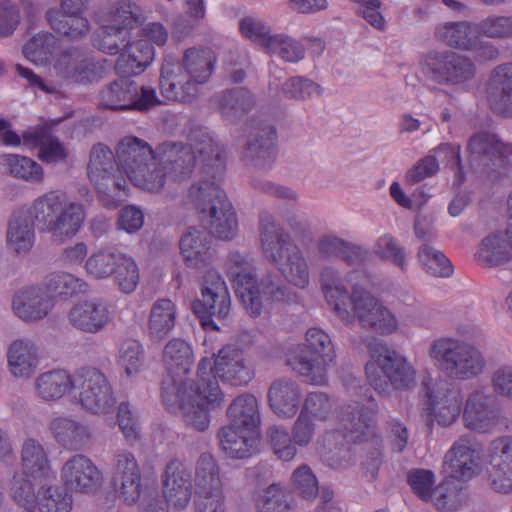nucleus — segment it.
Returning a JSON list of instances; mask_svg holds the SVG:
<instances>
[{
	"label": "nucleus",
	"mask_w": 512,
	"mask_h": 512,
	"mask_svg": "<svg viewBox=\"0 0 512 512\" xmlns=\"http://www.w3.org/2000/svg\"><path fill=\"white\" fill-rule=\"evenodd\" d=\"M86 214L78 202H67L57 191L37 197L28 209L15 211L8 222L7 241L16 253L28 252L34 243L36 228L50 235L53 242L62 244L81 229Z\"/></svg>",
	"instance_id": "1"
},
{
	"label": "nucleus",
	"mask_w": 512,
	"mask_h": 512,
	"mask_svg": "<svg viewBox=\"0 0 512 512\" xmlns=\"http://www.w3.org/2000/svg\"><path fill=\"white\" fill-rule=\"evenodd\" d=\"M197 384L181 386V381L162 380V398L169 406L177 405L187 426L204 431L210 423L209 410L220 407L224 396L212 375V360L203 358L197 367Z\"/></svg>",
	"instance_id": "2"
},
{
	"label": "nucleus",
	"mask_w": 512,
	"mask_h": 512,
	"mask_svg": "<svg viewBox=\"0 0 512 512\" xmlns=\"http://www.w3.org/2000/svg\"><path fill=\"white\" fill-rule=\"evenodd\" d=\"M260 237L264 256L292 285L304 289L309 284V267L301 249L267 213L260 214Z\"/></svg>",
	"instance_id": "3"
},
{
	"label": "nucleus",
	"mask_w": 512,
	"mask_h": 512,
	"mask_svg": "<svg viewBox=\"0 0 512 512\" xmlns=\"http://www.w3.org/2000/svg\"><path fill=\"white\" fill-rule=\"evenodd\" d=\"M367 348L372 361L366 364V376L379 395L389 396L392 390H409L416 385L412 364L386 342L372 338Z\"/></svg>",
	"instance_id": "4"
},
{
	"label": "nucleus",
	"mask_w": 512,
	"mask_h": 512,
	"mask_svg": "<svg viewBox=\"0 0 512 512\" xmlns=\"http://www.w3.org/2000/svg\"><path fill=\"white\" fill-rule=\"evenodd\" d=\"M188 199L201 214L202 225L221 240L233 239L238 231L236 213L226 193L216 182L201 180L188 190Z\"/></svg>",
	"instance_id": "5"
},
{
	"label": "nucleus",
	"mask_w": 512,
	"mask_h": 512,
	"mask_svg": "<svg viewBox=\"0 0 512 512\" xmlns=\"http://www.w3.org/2000/svg\"><path fill=\"white\" fill-rule=\"evenodd\" d=\"M434 366L453 380H470L486 367L483 353L474 345L453 338H439L429 349Z\"/></svg>",
	"instance_id": "6"
},
{
	"label": "nucleus",
	"mask_w": 512,
	"mask_h": 512,
	"mask_svg": "<svg viewBox=\"0 0 512 512\" xmlns=\"http://www.w3.org/2000/svg\"><path fill=\"white\" fill-rule=\"evenodd\" d=\"M335 358L334 345L327 333L319 328H310L305 334V343L288 358L287 364L314 385L327 382V367Z\"/></svg>",
	"instance_id": "7"
},
{
	"label": "nucleus",
	"mask_w": 512,
	"mask_h": 512,
	"mask_svg": "<svg viewBox=\"0 0 512 512\" xmlns=\"http://www.w3.org/2000/svg\"><path fill=\"white\" fill-rule=\"evenodd\" d=\"M469 164L491 180L507 174L512 166V142L495 132L481 130L470 136L467 144Z\"/></svg>",
	"instance_id": "8"
},
{
	"label": "nucleus",
	"mask_w": 512,
	"mask_h": 512,
	"mask_svg": "<svg viewBox=\"0 0 512 512\" xmlns=\"http://www.w3.org/2000/svg\"><path fill=\"white\" fill-rule=\"evenodd\" d=\"M422 73L441 85H461L474 78L476 66L462 54L443 50H430L420 60Z\"/></svg>",
	"instance_id": "9"
},
{
	"label": "nucleus",
	"mask_w": 512,
	"mask_h": 512,
	"mask_svg": "<svg viewBox=\"0 0 512 512\" xmlns=\"http://www.w3.org/2000/svg\"><path fill=\"white\" fill-rule=\"evenodd\" d=\"M227 275L236 296L251 317H258L263 308L255 275V261L249 253L230 252L226 260Z\"/></svg>",
	"instance_id": "10"
},
{
	"label": "nucleus",
	"mask_w": 512,
	"mask_h": 512,
	"mask_svg": "<svg viewBox=\"0 0 512 512\" xmlns=\"http://www.w3.org/2000/svg\"><path fill=\"white\" fill-rule=\"evenodd\" d=\"M156 91L150 86H140L129 76L111 82L100 92V105L111 110L148 111L159 105Z\"/></svg>",
	"instance_id": "11"
},
{
	"label": "nucleus",
	"mask_w": 512,
	"mask_h": 512,
	"mask_svg": "<svg viewBox=\"0 0 512 512\" xmlns=\"http://www.w3.org/2000/svg\"><path fill=\"white\" fill-rule=\"evenodd\" d=\"M201 299L192 302V310L205 329L219 331L214 319L222 321L230 311V295L225 281L215 271H208L201 288Z\"/></svg>",
	"instance_id": "12"
},
{
	"label": "nucleus",
	"mask_w": 512,
	"mask_h": 512,
	"mask_svg": "<svg viewBox=\"0 0 512 512\" xmlns=\"http://www.w3.org/2000/svg\"><path fill=\"white\" fill-rule=\"evenodd\" d=\"M74 389L81 406L90 413L109 412L116 400L106 376L93 367H83L74 375Z\"/></svg>",
	"instance_id": "13"
},
{
	"label": "nucleus",
	"mask_w": 512,
	"mask_h": 512,
	"mask_svg": "<svg viewBox=\"0 0 512 512\" xmlns=\"http://www.w3.org/2000/svg\"><path fill=\"white\" fill-rule=\"evenodd\" d=\"M352 310L361 328L377 335H390L397 331L398 320L370 292L353 287Z\"/></svg>",
	"instance_id": "14"
},
{
	"label": "nucleus",
	"mask_w": 512,
	"mask_h": 512,
	"mask_svg": "<svg viewBox=\"0 0 512 512\" xmlns=\"http://www.w3.org/2000/svg\"><path fill=\"white\" fill-rule=\"evenodd\" d=\"M276 139L274 125L265 121L256 122L249 132L243 158L257 167L271 164L276 155Z\"/></svg>",
	"instance_id": "15"
},
{
	"label": "nucleus",
	"mask_w": 512,
	"mask_h": 512,
	"mask_svg": "<svg viewBox=\"0 0 512 512\" xmlns=\"http://www.w3.org/2000/svg\"><path fill=\"white\" fill-rule=\"evenodd\" d=\"M212 375L217 380L233 386H242L248 384L253 378L252 369L246 364L243 351L235 345H226L222 347L215 357L212 364Z\"/></svg>",
	"instance_id": "16"
},
{
	"label": "nucleus",
	"mask_w": 512,
	"mask_h": 512,
	"mask_svg": "<svg viewBox=\"0 0 512 512\" xmlns=\"http://www.w3.org/2000/svg\"><path fill=\"white\" fill-rule=\"evenodd\" d=\"M176 68L179 66L172 57L164 59L159 80L161 93L168 100L193 103L198 98L199 86L203 83L176 72Z\"/></svg>",
	"instance_id": "17"
},
{
	"label": "nucleus",
	"mask_w": 512,
	"mask_h": 512,
	"mask_svg": "<svg viewBox=\"0 0 512 512\" xmlns=\"http://www.w3.org/2000/svg\"><path fill=\"white\" fill-rule=\"evenodd\" d=\"M163 495L165 502L178 509L187 506L192 496L191 473L178 458L166 464L163 475Z\"/></svg>",
	"instance_id": "18"
},
{
	"label": "nucleus",
	"mask_w": 512,
	"mask_h": 512,
	"mask_svg": "<svg viewBox=\"0 0 512 512\" xmlns=\"http://www.w3.org/2000/svg\"><path fill=\"white\" fill-rule=\"evenodd\" d=\"M452 478L468 480L475 476L480 468V456L473 438L463 435L454 442L444 457Z\"/></svg>",
	"instance_id": "19"
},
{
	"label": "nucleus",
	"mask_w": 512,
	"mask_h": 512,
	"mask_svg": "<svg viewBox=\"0 0 512 512\" xmlns=\"http://www.w3.org/2000/svg\"><path fill=\"white\" fill-rule=\"evenodd\" d=\"M61 477L68 489L82 493L95 491L101 482L99 470L83 454H75L64 463Z\"/></svg>",
	"instance_id": "20"
},
{
	"label": "nucleus",
	"mask_w": 512,
	"mask_h": 512,
	"mask_svg": "<svg viewBox=\"0 0 512 512\" xmlns=\"http://www.w3.org/2000/svg\"><path fill=\"white\" fill-rule=\"evenodd\" d=\"M111 320L108 305L101 299L79 302L68 312L69 324L84 333L96 334L105 329Z\"/></svg>",
	"instance_id": "21"
},
{
	"label": "nucleus",
	"mask_w": 512,
	"mask_h": 512,
	"mask_svg": "<svg viewBox=\"0 0 512 512\" xmlns=\"http://www.w3.org/2000/svg\"><path fill=\"white\" fill-rule=\"evenodd\" d=\"M498 411L494 396L482 391L473 392L466 400L463 422L467 429L488 432L496 424Z\"/></svg>",
	"instance_id": "22"
},
{
	"label": "nucleus",
	"mask_w": 512,
	"mask_h": 512,
	"mask_svg": "<svg viewBox=\"0 0 512 512\" xmlns=\"http://www.w3.org/2000/svg\"><path fill=\"white\" fill-rule=\"evenodd\" d=\"M180 251L187 266L203 268L213 258L212 237L203 226H190L182 234Z\"/></svg>",
	"instance_id": "23"
},
{
	"label": "nucleus",
	"mask_w": 512,
	"mask_h": 512,
	"mask_svg": "<svg viewBox=\"0 0 512 512\" xmlns=\"http://www.w3.org/2000/svg\"><path fill=\"white\" fill-rule=\"evenodd\" d=\"M420 395L426 399L428 409L440 426L448 427L458 419L463 404V397L459 390L448 389L441 397H436L429 384L423 381Z\"/></svg>",
	"instance_id": "24"
},
{
	"label": "nucleus",
	"mask_w": 512,
	"mask_h": 512,
	"mask_svg": "<svg viewBox=\"0 0 512 512\" xmlns=\"http://www.w3.org/2000/svg\"><path fill=\"white\" fill-rule=\"evenodd\" d=\"M162 361L167 371L163 380H181V386L192 384L186 377L194 363L193 350L188 342L180 338L171 339L164 346Z\"/></svg>",
	"instance_id": "25"
},
{
	"label": "nucleus",
	"mask_w": 512,
	"mask_h": 512,
	"mask_svg": "<svg viewBox=\"0 0 512 512\" xmlns=\"http://www.w3.org/2000/svg\"><path fill=\"white\" fill-rule=\"evenodd\" d=\"M157 155L168 177L174 180L189 177L195 168L194 150L186 144L163 143L157 148Z\"/></svg>",
	"instance_id": "26"
},
{
	"label": "nucleus",
	"mask_w": 512,
	"mask_h": 512,
	"mask_svg": "<svg viewBox=\"0 0 512 512\" xmlns=\"http://www.w3.org/2000/svg\"><path fill=\"white\" fill-rule=\"evenodd\" d=\"M155 156L156 151L147 142L134 136L124 137L116 149L117 166L129 179Z\"/></svg>",
	"instance_id": "27"
},
{
	"label": "nucleus",
	"mask_w": 512,
	"mask_h": 512,
	"mask_svg": "<svg viewBox=\"0 0 512 512\" xmlns=\"http://www.w3.org/2000/svg\"><path fill=\"white\" fill-rule=\"evenodd\" d=\"M190 143L186 144L194 150L202 158L204 172L207 176L214 179L213 182H218L223 173V162L221 158L222 147L219 143L215 142L212 136L202 128H195L191 131L189 136Z\"/></svg>",
	"instance_id": "28"
},
{
	"label": "nucleus",
	"mask_w": 512,
	"mask_h": 512,
	"mask_svg": "<svg viewBox=\"0 0 512 512\" xmlns=\"http://www.w3.org/2000/svg\"><path fill=\"white\" fill-rule=\"evenodd\" d=\"M52 307L53 302L50 297L41 288L35 286L21 290L12 301L14 313L26 322L44 318Z\"/></svg>",
	"instance_id": "29"
},
{
	"label": "nucleus",
	"mask_w": 512,
	"mask_h": 512,
	"mask_svg": "<svg viewBox=\"0 0 512 512\" xmlns=\"http://www.w3.org/2000/svg\"><path fill=\"white\" fill-rule=\"evenodd\" d=\"M10 373L15 378L28 379L36 371L39 362V349L30 339L14 340L7 350Z\"/></svg>",
	"instance_id": "30"
},
{
	"label": "nucleus",
	"mask_w": 512,
	"mask_h": 512,
	"mask_svg": "<svg viewBox=\"0 0 512 512\" xmlns=\"http://www.w3.org/2000/svg\"><path fill=\"white\" fill-rule=\"evenodd\" d=\"M301 391L298 384L288 378L274 380L268 389V401L279 417H293L299 407Z\"/></svg>",
	"instance_id": "31"
},
{
	"label": "nucleus",
	"mask_w": 512,
	"mask_h": 512,
	"mask_svg": "<svg viewBox=\"0 0 512 512\" xmlns=\"http://www.w3.org/2000/svg\"><path fill=\"white\" fill-rule=\"evenodd\" d=\"M377 412L376 405L362 407L358 404L347 407L340 414V422L343 429L351 434L353 441L367 440L375 435Z\"/></svg>",
	"instance_id": "32"
},
{
	"label": "nucleus",
	"mask_w": 512,
	"mask_h": 512,
	"mask_svg": "<svg viewBox=\"0 0 512 512\" xmlns=\"http://www.w3.org/2000/svg\"><path fill=\"white\" fill-rule=\"evenodd\" d=\"M214 101L221 115L231 122L248 114L256 105L255 95L246 87L224 90L215 95Z\"/></svg>",
	"instance_id": "33"
},
{
	"label": "nucleus",
	"mask_w": 512,
	"mask_h": 512,
	"mask_svg": "<svg viewBox=\"0 0 512 512\" xmlns=\"http://www.w3.org/2000/svg\"><path fill=\"white\" fill-rule=\"evenodd\" d=\"M153 59L154 47L147 39L135 42L130 40L120 53L115 69L117 73L125 76L139 75L145 71Z\"/></svg>",
	"instance_id": "34"
},
{
	"label": "nucleus",
	"mask_w": 512,
	"mask_h": 512,
	"mask_svg": "<svg viewBox=\"0 0 512 512\" xmlns=\"http://www.w3.org/2000/svg\"><path fill=\"white\" fill-rule=\"evenodd\" d=\"M216 58L210 49L189 48L184 52L181 61L176 65V72L195 79L196 82L206 83L210 79Z\"/></svg>",
	"instance_id": "35"
},
{
	"label": "nucleus",
	"mask_w": 512,
	"mask_h": 512,
	"mask_svg": "<svg viewBox=\"0 0 512 512\" xmlns=\"http://www.w3.org/2000/svg\"><path fill=\"white\" fill-rule=\"evenodd\" d=\"M435 36L451 48L469 51L476 47L479 32L477 24L466 21L447 22L436 27Z\"/></svg>",
	"instance_id": "36"
},
{
	"label": "nucleus",
	"mask_w": 512,
	"mask_h": 512,
	"mask_svg": "<svg viewBox=\"0 0 512 512\" xmlns=\"http://www.w3.org/2000/svg\"><path fill=\"white\" fill-rule=\"evenodd\" d=\"M50 430L56 442L68 450H81L90 440L87 426L70 418H55L50 423Z\"/></svg>",
	"instance_id": "37"
},
{
	"label": "nucleus",
	"mask_w": 512,
	"mask_h": 512,
	"mask_svg": "<svg viewBox=\"0 0 512 512\" xmlns=\"http://www.w3.org/2000/svg\"><path fill=\"white\" fill-rule=\"evenodd\" d=\"M226 414L230 426L245 431L256 432L260 424L258 401L254 395L249 393L236 397L227 408Z\"/></svg>",
	"instance_id": "38"
},
{
	"label": "nucleus",
	"mask_w": 512,
	"mask_h": 512,
	"mask_svg": "<svg viewBox=\"0 0 512 512\" xmlns=\"http://www.w3.org/2000/svg\"><path fill=\"white\" fill-rule=\"evenodd\" d=\"M221 449L231 458H246L256 446V432L245 431L230 425L218 432Z\"/></svg>",
	"instance_id": "39"
},
{
	"label": "nucleus",
	"mask_w": 512,
	"mask_h": 512,
	"mask_svg": "<svg viewBox=\"0 0 512 512\" xmlns=\"http://www.w3.org/2000/svg\"><path fill=\"white\" fill-rule=\"evenodd\" d=\"M488 101L495 112L512 117V78L500 65L492 72Z\"/></svg>",
	"instance_id": "40"
},
{
	"label": "nucleus",
	"mask_w": 512,
	"mask_h": 512,
	"mask_svg": "<svg viewBox=\"0 0 512 512\" xmlns=\"http://www.w3.org/2000/svg\"><path fill=\"white\" fill-rule=\"evenodd\" d=\"M71 388H74V376L62 369L44 372L35 381L36 393L44 401L58 400Z\"/></svg>",
	"instance_id": "41"
},
{
	"label": "nucleus",
	"mask_w": 512,
	"mask_h": 512,
	"mask_svg": "<svg viewBox=\"0 0 512 512\" xmlns=\"http://www.w3.org/2000/svg\"><path fill=\"white\" fill-rule=\"evenodd\" d=\"M24 474L35 480L46 479L52 474L51 464L44 447L35 439L24 442L21 451Z\"/></svg>",
	"instance_id": "42"
},
{
	"label": "nucleus",
	"mask_w": 512,
	"mask_h": 512,
	"mask_svg": "<svg viewBox=\"0 0 512 512\" xmlns=\"http://www.w3.org/2000/svg\"><path fill=\"white\" fill-rule=\"evenodd\" d=\"M176 307L170 299H158L151 307L148 320V335L152 340L161 341L174 328Z\"/></svg>",
	"instance_id": "43"
},
{
	"label": "nucleus",
	"mask_w": 512,
	"mask_h": 512,
	"mask_svg": "<svg viewBox=\"0 0 512 512\" xmlns=\"http://www.w3.org/2000/svg\"><path fill=\"white\" fill-rule=\"evenodd\" d=\"M45 18L55 32L70 39L81 38L88 33L90 28L89 21L83 15L58 12L56 8L49 9Z\"/></svg>",
	"instance_id": "44"
},
{
	"label": "nucleus",
	"mask_w": 512,
	"mask_h": 512,
	"mask_svg": "<svg viewBox=\"0 0 512 512\" xmlns=\"http://www.w3.org/2000/svg\"><path fill=\"white\" fill-rule=\"evenodd\" d=\"M511 248L502 233H494L483 238L476 253V259L487 267H495L509 261Z\"/></svg>",
	"instance_id": "45"
},
{
	"label": "nucleus",
	"mask_w": 512,
	"mask_h": 512,
	"mask_svg": "<svg viewBox=\"0 0 512 512\" xmlns=\"http://www.w3.org/2000/svg\"><path fill=\"white\" fill-rule=\"evenodd\" d=\"M464 500L460 484L453 479H447L432 489L428 502L439 512H455L461 508Z\"/></svg>",
	"instance_id": "46"
},
{
	"label": "nucleus",
	"mask_w": 512,
	"mask_h": 512,
	"mask_svg": "<svg viewBox=\"0 0 512 512\" xmlns=\"http://www.w3.org/2000/svg\"><path fill=\"white\" fill-rule=\"evenodd\" d=\"M196 495L222 491L219 469L210 453H202L195 467Z\"/></svg>",
	"instance_id": "47"
},
{
	"label": "nucleus",
	"mask_w": 512,
	"mask_h": 512,
	"mask_svg": "<svg viewBox=\"0 0 512 512\" xmlns=\"http://www.w3.org/2000/svg\"><path fill=\"white\" fill-rule=\"evenodd\" d=\"M43 286L46 295L51 300L52 297L58 296L64 298L72 297L87 290V284L84 280L66 272L48 274L43 281Z\"/></svg>",
	"instance_id": "48"
},
{
	"label": "nucleus",
	"mask_w": 512,
	"mask_h": 512,
	"mask_svg": "<svg viewBox=\"0 0 512 512\" xmlns=\"http://www.w3.org/2000/svg\"><path fill=\"white\" fill-rule=\"evenodd\" d=\"M130 40L128 30L106 23L94 33L93 45L103 53L116 55L125 49Z\"/></svg>",
	"instance_id": "49"
},
{
	"label": "nucleus",
	"mask_w": 512,
	"mask_h": 512,
	"mask_svg": "<svg viewBox=\"0 0 512 512\" xmlns=\"http://www.w3.org/2000/svg\"><path fill=\"white\" fill-rule=\"evenodd\" d=\"M144 20L140 6L130 0H121L111 5L105 21L109 25L118 26L130 32L140 26Z\"/></svg>",
	"instance_id": "50"
},
{
	"label": "nucleus",
	"mask_w": 512,
	"mask_h": 512,
	"mask_svg": "<svg viewBox=\"0 0 512 512\" xmlns=\"http://www.w3.org/2000/svg\"><path fill=\"white\" fill-rule=\"evenodd\" d=\"M2 159L11 176L33 184L43 182V168L31 158L17 154H6L2 156Z\"/></svg>",
	"instance_id": "51"
},
{
	"label": "nucleus",
	"mask_w": 512,
	"mask_h": 512,
	"mask_svg": "<svg viewBox=\"0 0 512 512\" xmlns=\"http://www.w3.org/2000/svg\"><path fill=\"white\" fill-rule=\"evenodd\" d=\"M257 512H291L289 492L281 483H272L262 490L255 500Z\"/></svg>",
	"instance_id": "52"
},
{
	"label": "nucleus",
	"mask_w": 512,
	"mask_h": 512,
	"mask_svg": "<svg viewBox=\"0 0 512 512\" xmlns=\"http://www.w3.org/2000/svg\"><path fill=\"white\" fill-rule=\"evenodd\" d=\"M168 178L164 165L156 154L155 158L145 164L141 170L130 178V181L137 187L152 193L160 192Z\"/></svg>",
	"instance_id": "53"
},
{
	"label": "nucleus",
	"mask_w": 512,
	"mask_h": 512,
	"mask_svg": "<svg viewBox=\"0 0 512 512\" xmlns=\"http://www.w3.org/2000/svg\"><path fill=\"white\" fill-rule=\"evenodd\" d=\"M117 162L112 150L103 143L92 146L87 164L88 177L92 183H99L101 176L117 172Z\"/></svg>",
	"instance_id": "54"
},
{
	"label": "nucleus",
	"mask_w": 512,
	"mask_h": 512,
	"mask_svg": "<svg viewBox=\"0 0 512 512\" xmlns=\"http://www.w3.org/2000/svg\"><path fill=\"white\" fill-rule=\"evenodd\" d=\"M56 49V38L49 32L34 35L23 46L24 56L35 64H46Z\"/></svg>",
	"instance_id": "55"
},
{
	"label": "nucleus",
	"mask_w": 512,
	"mask_h": 512,
	"mask_svg": "<svg viewBox=\"0 0 512 512\" xmlns=\"http://www.w3.org/2000/svg\"><path fill=\"white\" fill-rule=\"evenodd\" d=\"M291 487L300 498L312 501L317 495L320 496L318 480L307 464L298 466L290 477Z\"/></svg>",
	"instance_id": "56"
},
{
	"label": "nucleus",
	"mask_w": 512,
	"mask_h": 512,
	"mask_svg": "<svg viewBox=\"0 0 512 512\" xmlns=\"http://www.w3.org/2000/svg\"><path fill=\"white\" fill-rule=\"evenodd\" d=\"M418 257L425 271L435 277H448L452 274V264L449 259L434 247L423 244Z\"/></svg>",
	"instance_id": "57"
},
{
	"label": "nucleus",
	"mask_w": 512,
	"mask_h": 512,
	"mask_svg": "<svg viewBox=\"0 0 512 512\" xmlns=\"http://www.w3.org/2000/svg\"><path fill=\"white\" fill-rule=\"evenodd\" d=\"M268 441L275 455L283 461L292 460L297 454L296 445L287 429L281 425H272L266 432Z\"/></svg>",
	"instance_id": "58"
},
{
	"label": "nucleus",
	"mask_w": 512,
	"mask_h": 512,
	"mask_svg": "<svg viewBox=\"0 0 512 512\" xmlns=\"http://www.w3.org/2000/svg\"><path fill=\"white\" fill-rule=\"evenodd\" d=\"M118 361L128 376L138 374L144 364V351L140 342L134 339L123 341L119 348Z\"/></svg>",
	"instance_id": "59"
},
{
	"label": "nucleus",
	"mask_w": 512,
	"mask_h": 512,
	"mask_svg": "<svg viewBox=\"0 0 512 512\" xmlns=\"http://www.w3.org/2000/svg\"><path fill=\"white\" fill-rule=\"evenodd\" d=\"M239 30L245 38L267 49L272 38L270 26L255 16H245L239 22Z\"/></svg>",
	"instance_id": "60"
},
{
	"label": "nucleus",
	"mask_w": 512,
	"mask_h": 512,
	"mask_svg": "<svg viewBox=\"0 0 512 512\" xmlns=\"http://www.w3.org/2000/svg\"><path fill=\"white\" fill-rule=\"evenodd\" d=\"M112 275L115 283L124 293L133 292L139 281V270L136 263L125 254L118 258L117 267H115Z\"/></svg>",
	"instance_id": "61"
},
{
	"label": "nucleus",
	"mask_w": 512,
	"mask_h": 512,
	"mask_svg": "<svg viewBox=\"0 0 512 512\" xmlns=\"http://www.w3.org/2000/svg\"><path fill=\"white\" fill-rule=\"evenodd\" d=\"M373 253L381 260L390 261L401 270L406 267V255L404 249L397 243L390 234H384L377 238Z\"/></svg>",
	"instance_id": "62"
},
{
	"label": "nucleus",
	"mask_w": 512,
	"mask_h": 512,
	"mask_svg": "<svg viewBox=\"0 0 512 512\" xmlns=\"http://www.w3.org/2000/svg\"><path fill=\"white\" fill-rule=\"evenodd\" d=\"M479 36L505 40L512 38V16H489L477 23Z\"/></svg>",
	"instance_id": "63"
},
{
	"label": "nucleus",
	"mask_w": 512,
	"mask_h": 512,
	"mask_svg": "<svg viewBox=\"0 0 512 512\" xmlns=\"http://www.w3.org/2000/svg\"><path fill=\"white\" fill-rule=\"evenodd\" d=\"M71 504L66 489L59 486L45 488L38 503L41 512H69Z\"/></svg>",
	"instance_id": "64"
}]
</instances>
